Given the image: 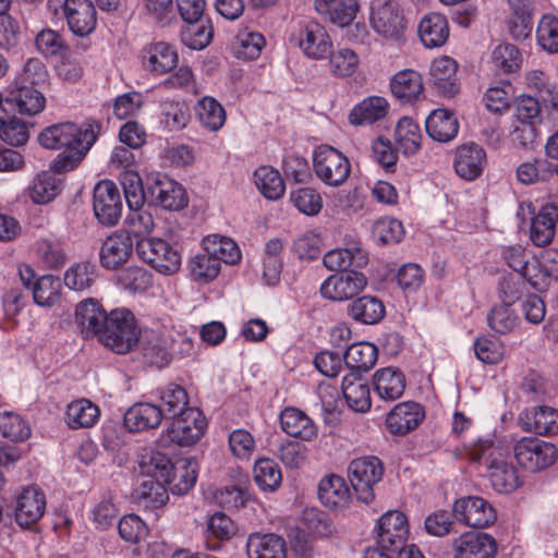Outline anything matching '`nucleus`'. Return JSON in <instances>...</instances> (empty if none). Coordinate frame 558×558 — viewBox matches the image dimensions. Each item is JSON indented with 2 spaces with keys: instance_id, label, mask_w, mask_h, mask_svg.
<instances>
[{
  "instance_id": "obj_4",
  "label": "nucleus",
  "mask_w": 558,
  "mask_h": 558,
  "mask_svg": "<svg viewBox=\"0 0 558 558\" xmlns=\"http://www.w3.org/2000/svg\"><path fill=\"white\" fill-rule=\"evenodd\" d=\"M289 40L306 58L315 61L327 59L333 49V44L327 28L314 20L299 22L292 31Z\"/></svg>"
},
{
  "instance_id": "obj_44",
  "label": "nucleus",
  "mask_w": 558,
  "mask_h": 558,
  "mask_svg": "<svg viewBox=\"0 0 558 558\" xmlns=\"http://www.w3.org/2000/svg\"><path fill=\"white\" fill-rule=\"evenodd\" d=\"M203 251L215 258L219 266L225 264H236L241 259V251L238 244L230 238L220 234H209L202 241Z\"/></svg>"
},
{
  "instance_id": "obj_61",
  "label": "nucleus",
  "mask_w": 558,
  "mask_h": 558,
  "mask_svg": "<svg viewBox=\"0 0 558 558\" xmlns=\"http://www.w3.org/2000/svg\"><path fill=\"white\" fill-rule=\"evenodd\" d=\"M28 126L16 117L0 114V138L11 146H20L28 141Z\"/></svg>"
},
{
  "instance_id": "obj_32",
  "label": "nucleus",
  "mask_w": 558,
  "mask_h": 558,
  "mask_svg": "<svg viewBox=\"0 0 558 558\" xmlns=\"http://www.w3.org/2000/svg\"><path fill=\"white\" fill-rule=\"evenodd\" d=\"M373 385L378 398L384 401H395L404 392L405 378L402 372L395 367L377 369L373 376Z\"/></svg>"
},
{
  "instance_id": "obj_54",
  "label": "nucleus",
  "mask_w": 558,
  "mask_h": 558,
  "mask_svg": "<svg viewBox=\"0 0 558 558\" xmlns=\"http://www.w3.org/2000/svg\"><path fill=\"white\" fill-rule=\"evenodd\" d=\"M377 361V348L371 342L350 345L344 354V363L354 371H368Z\"/></svg>"
},
{
  "instance_id": "obj_43",
  "label": "nucleus",
  "mask_w": 558,
  "mask_h": 558,
  "mask_svg": "<svg viewBox=\"0 0 558 558\" xmlns=\"http://www.w3.org/2000/svg\"><path fill=\"white\" fill-rule=\"evenodd\" d=\"M5 102L15 105L22 114L36 116L45 109L46 98L40 92L31 86H13L11 84Z\"/></svg>"
},
{
  "instance_id": "obj_23",
  "label": "nucleus",
  "mask_w": 558,
  "mask_h": 558,
  "mask_svg": "<svg viewBox=\"0 0 558 558\" xmlns=\"http://www.w3.org/2000/svg\"><path fill=\"white\" fill-rule=\"evenodd\" d=\"M558 222V205L546 203L541 206L532 218L530 239L536 246H546L551 243Z\"/></svg>"
},
{
  "instance_id": "obj_10",
  "label": "nucleus",
  "mask_w": 558,
  "mask_h": 558,
  "mask_svg": "<svg viewBox=\"0 0 558 558\" xmlns=\"http://www.w3.org/2000/svg\"><path fill=\"white\" fill-rule=\"evenodd\" d=\"M383 474L384 466L376 457L357 458L350 463L349 478L359 500L368 504L374 499V485Z\"/></svg>"
},
{
  "instance_id": "obj_64",
  "label": "nucleus",
  "mask_w": 558,
  "mask_h": 558,
  "mask_svg": "<svg viewBox=\"0 0 558 558\" xmlns=\"http://www.w3.org/2000/svg\"><path fill=\"white\" fill-rule=\"evenodd\" d=\"M174 341L165 336L154 335L144 349V355L156 366L167 365L174 352Z\"/></svg>"
},
{
  "instance_id": "obj_34",
  "label": "nucleus",
  "mask_w": 558,
  "mask_h": 558,
  "mask_svg": "<svg viewBox=\"0 0 558 558\" xmlns=\"http://www.w3.org/2000/svg\"><path fill=\"white\" fill-rule=\"evenodd\" d=\"M521 423L525 430L538 435L558 434V411L550 407H537L526 410L521 415Z\"/></svg>"
},
{
  "instance_id": "obj_53",
  "label": "nucleus",
  "mask_w": 558,
  "mask_h": 558,
  "mask_svg": "<svg viewBox=\"0 0 558 558\" xmlns=\"http://www.w3.org/2000/svg\"><path fill=\"white\" fill-rule=\"evenodd\" d=\"M265 44L260 33L241 29L234 37L232 49L238 58L254 60L259 57Z\"/></svg>"
},
{
  "instance_id": "obj_30",
  "label": "nucleus",
  "mask_w": 558,
  "mask_h": 558,
  "mask_svg": "<svg viewBox=\"0 0 558 558\" xmlns=\"http://www.w3.org/2000/svg\"><path fill=\"white\" fill-rule=\"evenodd\" d=\"M457 70V61L447 56L432 62L429 71L432 82L444 96L452 97L458 93Z\"/></svg>"
},
{
  "instance_id": "obj_41",
  "label": "nucleus",
  "mask_w": 558,
  "mask_h": 558,
  "mask_svg": "<svg viewBox=\"0 0 558 558\" xmlns=\"http://www.w3.org/2000/svg\"><path fill=\"white\" fill-rule=\"evenodd\" d=\"M393 140L397 150L405 156H413L421 149L423 134L412 118L402 117L395 128Z\"/></svg>"
},
{
  "instance_id": "obj_2",
  "label": "nucleus",
  "mask_w": 558,
  "mask_h": 558,
  "mask_svg": "<svg viewBox=\"0 0 558 558\" xmlns=\"http://www.w3.org/2000/svg\"><path fill=\"white\" fill-rule=\"evenodd\" d=\"M140 336L133 313L128 308H116L108 314L99 342L118 354H125L137 345Z\"/></svg>"
},
{
  "instance_id": "obj_49",
  "label": "nucleus",
  "mask_w": 558,
  "mask_h": 558,
  "mask_svg": "<svg viewBox=\"0 0 558 558\" xmlns=\"http://www.w3.org/2000/svg\"><path fill=\"white\" fill-rule=\"evenodd\" d=\"M172 481L144 478L135 490L136 498L146 508L156 509L163 506L169 496L166 485Z\"/></svg>"
},
{
  "instance_id": "obj_8",
  "label": "nucleus",
  "mask_w": 558,
  "mask_h": 558,
  "mask_svg": "<svg viewBox=\"0 0 558 558\" xmlns=\"http://www.w3.org/2000/svg\"><path fill=\"white\" fill-rule=\"evenodd\" d=\"M206 429L207 420L203 412L197 408H191L172 420L162 432L160 440L165 445L189 447L198 442Z\"/></svg>"
},
{
  "instance_id": "obj_1",
  "label": "nucleus",
  "mask_w": 558,
  "mask_h": 558,
  "mask_svg": "<svg viewBox=\"0 0 558 558\" xmlns=\"http://www.w3.org/2000/svg\"><path fill=\"white\" fill-rule=\"evenodd\" d=\"M96 141L94 131L73 122L57 123L46 128L38 136L40 145L48 149H63L53 160L54 172L75 169Z\"/></svg>"
},
{
  "instance_id": "obj_42",
  "label": "nucleus",
  "mask_w": 558,
  "mask_h": 558,
  "mask_svg": "<svg viewBox=\"0 0 558 558\" xmlns=\"http://www.w3.org/2000/svg\"><path fill=\"white\" fill-rule=\"evenodd\" d=\"M425 128L434 141L446 143L457 136L459 122L452 112L446 109H436L426 118Z\"/></svg>"
},
{
  "instance_id": "obj_35",
  "label": "nucleus",
  "mask_w": 558,
  "mask_h": 558,
  "mask_svg": "<svg viewBox=\"0 0 558 558\" xmlns=\"http://www.w3.org/2000/svg\"><path fill=\"white\" fill-rule=\"evenodd\" d=\"M318 498L327 508L343 509L349 505L350 489L343 477L330 474L320 480Z\"/></svg>"
},
{
  "instance_id": "obj_26",
  "label": "nucleus",
  "mask_w": 558,
  "mask_h": 558,
  "mask_svg": "<svg viewBox=\"0 0 558 558\" xmlns=\"http://www.w3.org/2000/svg\"><path fill=\"white\" fill-rule=\"evenodd\" d=\"M108 314L94 299H87L78 303L75 311V320L81 328L82 333L89 337H97L100 340Z\"/></svg>"
},
{
  "instance_id": "obj_12",
  "label": "nucleus",
  "mask_w": 558,
  "mask_h": 558,
  "mask_svg": "<svg viewBox=\"0 0 558 558\" xmlns=\"http://www.w3.org/2000/svg\"><path fill=\"white\" fill-rule=\"evenodd\" d=\"M452 514L458 522L474 529L488 527L497 519L494 507L478 496H464L457 499L452 505Z\"/></svg>"
},
{
  "instance_id": "obj_29",
  "label": "nucleus",
  "mask_w": 558,
  "mask_h": 558,
  "mask_svg": "<svg viewBox=\"0 0 558 558\" xmlns=\"http://www.w3.org/2000/svg\"><path fill=\"white\" fill-rule=\"evenodd\" d=\"M487 475L493 488L498 493H512L523 484L517 468L501 456L489 461Z\"/></svg>"
},
{
  "instance_id": "obj_47",
  "label": "nucleus",
  "mask_w": 558,
  "mask_h": 558,
  "mask_svg": "<svg viewBox=\"0 0 558 558\" xmlns=\"http://www.w3.org/2000/svg\"><path fill=\"white\" fill-rule=\"evenodd\" d=\"M349 315L362 324H376L385 315V306L376 296L364 295L349 305Z\"/></svg>"
},
{
  "instance_id": "obj_9",
  "label": "nucleus",
  "mask_w": 558,
  "mask_h": 558,
  "mask_svg": "<svg viewBox=\"0 0 558 558\" xmlns=\"http://www.w3.org/2000/svg\"><path fill=\"white\" fill-rule=\"evenodd\" d=\"M369 23L379 36L387 39H400L405 28V21L395 0H372Z\"/></svg>"
},
{
  "instance_id": "obj_15",
  "label": "nucleus",
  "mask_w": 558,
  "mask_h": 558,
  "mask_svg": "<svg viewBox=\"0 0 558 558\" xmlns=\"http://www.w3.org/2000/svg\"><path fill=\"white\" fill-rule=\"evenodd\" d=\"M368 252L361 241L349 236L344 246L331 250L324 255V266L332 271H347L349 268H364L368 264Z\"/></svg>"
},
{
  "instance_id": "obj_3",
  "label": "nucleus",
  "mask_w": 558,
  "mask_h": 558,
  "mask_svg": "<svg viewBox=\"0 0 558 558\" xmlns=\"http://www.w3.org/2000/svg\"><path fill=\"white\" fill-rule=\"evenodd\" d=\"M49 13L57 20H64L72 34L85 37L97 25V12L92 0H48Z\"/></svg>"
},
{
  "instance_id": "obj_17",
  "label": "nucleus",
  "mask_w": 558,
  "mask_h": 558,
  "mask_svg": "<svg viewBox=\"0 0 558 558\" xmlns=\"http://www.w3.org/2000/svg\"><path fill=\"white\" fill-rule=\"evenodd\" d=\"M378 543L381 549L400 548L409 537V523L407 515L399 510L385 512L377 522Z\"/></svg>"
},
{
  "instance_id": "obj_37",
  "label": "nucleus",
  "mask_w": 558,
  "mask_h": 558,
  "mask_svg": "<svg viewBox=\"0 0 558 558\" xmlns=\"http://www.w3.org/2000/svg\"><path fill=\"white\" fill-rule=\"evenodd\" d=\"M342 393L348 407L354 412L365 413L371 409V390L360 375L350 373L343 377Z\"/></svg>"
},
{
  "instance_id": "obj_13",
  "label": "nucleus",
  "mask_w": 558,
  "mask_h": 558,
  "mask_svg": "<svg viewBox=\"0 0 558 558\" xmlns=\"http://www.w3.org/2000/svg\"><path fill=\"white\" fill-rule=\"evenodd\" d=\"M147 194L151 202L168 210H180L187 205L184 187L163 173L147 177Z\"/></svg>"
},
{
  "instance_id": "obj_11",
  "label": "nucleus",
  "mask_w": 558,
  "mask_h": 558,
  "mask_svg": "<svg viewBox=\"0 0 558 558\" xmlns=\"http://www.w3.org/2000/svg\"><path fill=\"white\" fill-rule=\"evenodd\" d=\"M367 277L355 269L328 276L319 287V293L325 300L343 302L353 299L367 287Z\"/></svg>"
},
{
  "instance_id": "obj_38",
  "label": "nucleus",
  "mask_w": 558,
  "mask_h": 558,
  "mask_svg": "<svg viewBox=\"0 0 558 558\" xmlns=\"http://www.w3.org/2000/svg\"><path fill=\"white\" fill-rule=\"evenodd\" d=\"M389 110V102L380 96H369L356 104L349 113L352 125H367L383 120Z\"/></svg>"
},
{
  "instance_id": "obj_57",
  "label": "nucleus",
  "mask_w": 558,
  "mask_h": 558,
  "mask_svg": "<svg viewBox=\"0 0 558 558\" xmlns=\"http://www.w3.org/2000/svg\"><path fill=\"white\" fill-rule=\"evenodd\" d=\"M190 276L197 282L213 281L220 272L221 267L207 252L192 256L187 263Z\"/></svg>"
},
{
  "instance_id": "obj_5",
  "label": "nucleus",
  "mask_w": 558,
  "mask_h": 558,
  "mask_svg": "<svg viewBox=\"0 0 558 558\" xmlns=\"http://www.w3.org/2000/svg\"><path fill=\"white\" fill-rule=\"evenodd\" d=\"M512 453L518 465L532 473L549 468L558 456L555 445L535 436H524L515 440Z\"/></svg>"
},
{
  "instance_id": "obj_60",
  "label": "nucleus",
  "mask_w": 558,
  "mask_h": 558,
  "mask_svg": "<svg viewBox=\"0 0 558 558\" xmlns=\"http://www.w3.org/2000/svg\"><path fill=\"white\" fill-rule=\"evenodd\" d=\"M49 74L44 62L38 58L26 60L21 71H19L11 83L13 86H35L43 85L48 81Z\"/></svg>"
},
{
  "instance_id": "obj_18",
  "label": "nucleus",
  "mask_w": 558,
  "mask_h": 558,
  "mask_svg": "<svg viewBox=\"0 0 558 558\" xmlns=\"http://www.w3.org/2000/svg\"><path fill=\"white\" fill-rule=\"evenodd\" d=\"M179 62L177 49L166 41L145 46L141 52V63L153 75H163L174 70Z\"/></svg>"
},
{
  "instance_id": "obj_55",
  "label": "nucleus",
  "mask_w": 558,
  "mask_h": 558,
  "mask_svg": "<svg viewBox=\"0 0 558 558\" xmlns=\"http://www.w3.org/2000/svg\"><path fill=\"white\" fill-rule=\"evenodd\" d=\"M97 278V270L88 262H80L70 266L64 272V284L77 292L89 289Z\"/></svg>"
},
{
  "instance_id": "obj_31",
  "label": "nucleus",
  "mask_w": 558,
  "mask_h": 558,
  "mask_svg": "<svg viewBox=\"0 0 558 558\" xmlns=\"http://www.w3.org/2000/svg\"><path fill=\"white\" fill-rule=\"evenodd\" d=\"M247 558H286V542L274 533H252L246 542Z\"/></svg>"
},
{
  "instance_id": "obj_25",
  "label": "nucleus",
  "mask_w": 558,
  "mask_h": 558,
  "mask_svg": "<svg viewBox=\"0 0 558 558\" xmlns=\"http://www.w3.org/2000/svg\"><path fill=\"white\" fill-rule=\"evenodd\" d=\"M162 417V410L159 405L137 402L126 410L123 423L129 432L140 433L158 427Z\"/></svg>"
},
{
  "instance_id": "obj_52",
  "label": "nucleus",
  "mask_w": 558,
  "mask_h": 558,
  "mask_svg": "<svg viewBox=\"0 0 558 558\" xmlns=\"http://www.w3.org/2000/svg\"><path fill=\"white\" fill-rule=\"evenodd\" d=\"M160 401L161 405L159 407L162 410V416H170L172 420L192 408L189 407L186 390L175 384H170L160 391Z\"/></svg>"
},
{
  "instance_id": "obj_22",
  "label": "nucleus",
  "mask_w": 558,
  "mask_h": 558,
  "mask_svg": "<svg viewBox=\"0 0 558 558\" xmlns=\"http://www.w3.org/2000/svg\"><path fill=\"white\" fill-rule=\"evenodd\" d=\"M425 417L421 404L412 401L397 404L387 415L386 426L391 434L404 435L415 429Z\"/></svg>"
},
{
  "instance_id": "obj_39",
  "label": "nucleus",
  "mask_w": 558,
  "mask_h": 558,
  "mask_svg": "<svg viewBox=\"0 0 558 558\" xmlns=\"http://www.w3.org/2000/svg\"><path fill=\"white\" fill-rule=\"evenodd\" d=\"M189 106L181 100L165 99L159 105L158 123L165 132H178L185 129L190 122Z\"/></svg>"
},
{
  "instance_id": "obj_20",
  "label": "nucleus",
  "mask_w": 558,
  "mask_h": 558,
  "mask_svg": "<svg viewBox=\"0 0 558 558\" xmlns=\"http://www.w3.org/2000/svg\"><path fill=\"white\" fill-rule=\"evenodd\" d=\"M46 510V496L36 486L25 487L16 498L15 521L22 527L38 522Z\"/></svg>"
},
{
  "instance_id": "obj_7",
  "label": "nucleus",
  "mask_w": 558,
  "mask_h": 558,
  "mask_svg": "<svg viewBox=\"0 0 558 558\" xmlns=\"http://www.w3.org/2000/svg\"><path fill=\"white\" fill-rule=\"evenodd\" d=\"M316 177L326 185L337 187L347 182L351 173L349 158L339 149L320 145L313 151Z\"/></svg>"
},
{
  "instance_id": "obj_63",
  "label": "nucleus",
  "mask_w": 558,
  "mask_h": 558,
  "mask_svg": "<svg viewBox=\"0 0 558 558\" xmlns=\"http://www.w3.org/2000/svg\"><path fill=\"white\" fill-rule=\"evenodd\" d=\"M329 69L335 76L347 77L353 75L360 64L359 56L349 48H340L328 56Z\"/></svg>"
},
{
  "instance_id": "obj_16",
  "label": "nucleus",
  "mask_w": 558,
  "mask_h": 558,
  "mask_svg": "<svg viewBox=\"0 0 558 558\" xmlns=\"http://www.w3.org/2000/svg\"><path fill=\"white\" fill-rule=\"evenodd\" d=\"M497 542L488 533L469 531L453 539V558H495Z\"/></svg>"
},
{
  "instance_id": "obj_48",
  "label": "nucleus",
  "mask_w": 558,
  "mask_h": 558,
  "mask_svg": "<svg viewBox=\"0 0 558 558\" xmlns=\"http://www.w3.org/2000/svg\"><path fill=\"white\" fill-rule=\"evenodd\" d=\"M255 184L267 199H279L286 191L280 172L269 166H260L254 172Z\"/></svg>"
},
{
  "instance_id": "obj_27",
  "label": "nucleus",
  "mask_w": 558,
  "mask_h": 558,
  "mask_svg": "<svg viewBox=\"0 0 558 558\" xmlns=\"http://www.w3.org/2000/svg\"><path fill=\"white\" fill-rule=\"evenodd\" d=\"M315 11L339 27L349 26L360 11L357 0H315Z\"/></svg>"
},
{
  "instance_id": "obj_6",
  "label": "nucleus",
  "mask_w": 558,
  "mask_h": 558,
  "mask_svg": "<svg viewBox=\"0 0 558 558\" xmlns=\"http://www.w3.org/2000/svg\"><path fill=\"white\" fill-rule=\"evenodd\" d=\"M138 258L161 275H173L181 267V253L161 238H144L136 241Z\"/></svg>"
},
{
  "instance_id": "obj_28",
  "label": "nucleus",
  "mask_w": 558,
  "mask_h": 558,
  "mask_svg": "<svg viewBox=\"0 0 558 558\" xmlns=\"http://www.w3.org/2000/svg\"><path fill=\"white\" fill-rule=\"evenodd\" d=\"M280 425L286 434L303 441H313L318 436V427L314 421L296 408H286L281 412Z\"/></svg>"
},
{
  "instance_id": "obj_36",
  "label": "nucleus",
  "mask_w": 558,
  "mask_h": 558,
  "mask_svg": "<svg viewBox=\"0 0 558 558\" xmlns=\"http://www.w3.org/2000/svg\"><path fill=\"white\" fill-rule=\"evenodd\" d=\"M195 118L201 128L207 132L220 131L227 121L223 106L211 96H204L194 107Z\"/></svg>"
},
{
  "instance_id": "obj_14",
  "label": "nucleus",
  "mask_w": 558,
  "mask_h": 558,
  "mask_svg": "<svg viewBox=\"0 0 558 558\" xmlns=\"http://www.w3.org/2000/svg\"><path fill=\"white\" fill-rule=\"evenodd\" d=\"M94 213L98 221L108 227L116 226L122 215V198L114 182L102 180L94 189Z\"/></svg>"
},
{
  "instance_id": "obj_51",
  "label": "nucleus",
  "mask_w": 558,
  "mask_h": 558,
  "mask_svg": "<svg viewBox=\"0 0 558 558\" xmlns=\"http://www.w3.org/2000/svg\"><path fill=\"white\" fill-rule=\"evenodd\" d=\"M141 473L146 478L172 481L173 464L169 457L159 451H150L140 463Z\"/></svg>"
},
{
  "instance_id": "obj_40",
  "label": "nucleus",
  "mask_w": 558,
  "mask_h": 558,
  "mask_svg": "<svg viewBox=\"0 0 558 558\" xmlns=\"http://www.w3.org/2000/svg\"><path fill=\"white\" fill-rule=\"evenodd\" d=\"M418 36L426 48L444 46L449 37L447 19L440 13L426 14L420 22Z\"/></svg>"
},
{
  "instance_id": "obj_46",
  "label": "nucleus",
  "mask_w": 558,
  "mask_h": 558,
  "mask_svg": "<svg viewBox=\"0 0 558 558\" xmlns=\"http://www.w3.org/2000/svg\"><path fill=\"white\" fill-rule=\"evenodd\" d=\"M391 93L402 101H413L423 93V80L418 72L407 69L396 73L390 81Z\"/></svg>"
},
{
  "instance_id": "obj_24",
  "label": "nucleus",
  "mask_w": 558,
  "mask_h": 558,
  "mask_svg": "<svg viewBox=\"0 0 558 558\" xmlns=\"http://www.w3.org/2000/svg\"><path fill=\"white\" fill-rule=\"evenodd\" d=\"M510 15L507 29L514 40L529 38L533 29V14L535 4L533 0H508Z\"/></svg>"
},
{
  "instance_id": "obj_21",
  "label": "nucleus",
  "mask_w": 558,
  "mask_h": 558,
  "mask_svg": "<svg viewBox=\"0 0 558 558\" xmlns=\"http://www.w3.org/2000/svg\"><path fill=\"white\" fill-rule=\"evenodd\" d=\"M486 163V151L477 144H464L456 150L454 170L465 181L476 180L483 173Z\"/></svg>"
},
{
  "instance_id": "obj_45",
  "label": "nucleus",
  "mask_w": 558,
  "mask_h": 558,
  "mask_svg": "<svg viewBox=\"0 0 558 558\" xmlns=\"http://www.w3.org/2000/svg\"><path fill=\"white\" fill-rule=\"evenodd\" d=\"M62 182L51 171L38 173L27 187V195L34 204L45 205L53 201L61 192Z\"/></svg>"
},
{
  "instance_id": "obj_56",
  "label": "nucleus",
  "mask_w": 558,
  "mask_h": 558,
  "mask_svg": "<svg viewBox=\"0 0 558 558\" xmlns=\"http://www.w3.org/2000/svg\"><path fill=\"white\" fill-rule=\"evenodd\" d=\"M537 46L548 52L558 53V17L553 14H544L535 29Z\"/></svg>"
},
{
  "instance_id": "obj_33",
  "label": "nucleus",
  "mask_w": 558,
  "mask_h": 558,
  "mask_svg": "<svg viewBox=\"0 0 558 558\" xmlns=\"http://www.w3.org/2000/svg\"><path fill=\"white\" fill-rule=\"evenodd\" d=\"M99 417V407L87 398L71 401L64 413V422L71 429L93 427Z\"/></svg>"
},
{
  "instance_id": "obj_59",
  "label": "nucleus",
  "mask_w": 558,
  "mask_h": 558,
  "mask_svg": "<svg viewBox=\"0 0 558 558\" xmlns=\"http://www.w3.org/2000/svg\"><path fill=\"white\" fill-rule=\"evenodd\" d=\"M36 257L48 268L64 265L66 256L61 243L53 239H39L34 244Z\"/></svg>"
},
{
  "instance_id": "obj_62",
  "label": "nucleus",
  "mask_w": 558,
  "mask_h": 558,
  "mask_svg": "<svg viewBox=\"0 0 558 558\" xmlns=\"http://www.w3.org/2000/svg\"><path fill=\"white\" fill-rule=\"evenodd\" d=\"M61 282L60 279L46 275L38 278L33 286V298L39 306H51L60 296Z\"/></svg>"
},
{
  "instance_id": "obj_50",
  "label": "nucleus",
  "mask_w": 558,
  "mask_h": 558,
  "mask_svg": "<svg viewBox=\"0 0 558 558\" xmlns=\"http://www.w3.org/2000/svg\"><path fill=\"white\" fill-rule=\"evenodd\" d=\"M253 477L256 485L263 492H275L282 482V474L279 465L269 458H260L255 461Z\"/></svg>"
},
{
  "instance_id": "obj_19",
  "label": "nucleus",
  "mask_w": 558,
  "mask_h": 558,
  "mask_svg": "<svg viewBox=\"0 0 558 558\" xmlns=\"http://www.w3.org/2000/svg\"><path fill=\"white\" fill-rule=\"evenodd\" d=\"M133 252L131 235L124 231H114L102 242L99 250L100 265L106 269H118L125 264Z\"/></svg>"
},
{
  "instance_id": "obj_58",
  "label": "nucleus",
  "mask_w": 558,
  "mask_h": 558,
  "mask_svg": "<svg viewBox=\"0 0 558 558\" xmlns=\"http://www.w3.org/2000/svg\"><path fill=\"white\" fill-rule=\"evenodd\" d=\"M490 61L497 70L504 73H512L520 69L522 56L514 45L501 43L493 49Z\"/></svg>"
}]
</instances>
